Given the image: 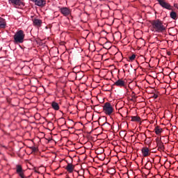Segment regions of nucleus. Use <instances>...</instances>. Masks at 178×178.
<instances>
[{
    "instance_id": "obj_1",
    "label": "nucleus",
    "mask_w": 178,
    "mask_h": 178,
    "mask_svg": "<svg viewBox=\"0 0 178 178\" xmlns=\"http://www.w3.org/2000/svg\"><path fill=\"white\" fill-rule=\"evenodd\" d=\"M152 31L154 33H165L166 26L163 25V22L159 19L153 20L151 22Z\"/></svg>"
},
{
    "instance_id": "obj_2",
    "label": "nucleus",
    "mask_w": 178,
    "mask_h": 178,
    "mask_svg": "<svg viewBox=\"0 0 178 178\" xmlns=\"http://www.w3.org/2000/svg\"><path fill=\"white\" fill-rule=\"evenodd\" d=\"M24 31L22 30H19L15 33L14 35V41L17 44H22L24 41V37H25Z\"/></svg>"
},
{
    "instance_id": "obj_3",
    "label": "nucleus",
    "mask_w": 178,
    "mask_h": 178,
    "mask_svg": "<svg viewBox=\"0 0 178 178\" xmlns=\"http://www.w3.org/2000/svg\"><path fill=\"white\" fill-rule=\"evenodd\" d=\"M103 111L106 115L111 116V113H113V107L109 102H106L103 106Z\"/></svg>"
},
{
    "instance_id": "obj_4",
    "label": "nucleus",
    "mask_w": 178,
    "mask_h": 178,
    "mask_svg": "<svg viewBox=\"0 0 178 178\" xmlns=\"http://www.w3.org/2000/svg\"><path fill=\"white\" fill-rule=\"evenodd\" d=\"M159 2L160 6L163 9H167V10H173V6L170 3L166 2V0H156Z\"/></svg>"
},
{
    "instance_id": "obj_5",
    "label": "nucleus",
    "mask_w": 178,
    "mask_h": 178,
    "mask_svg": "<svg viewBox=\"0 0 178 178\" xmlns=\"http://www.w3.org/2000/svg\"><path fill=\"white\" fill-rule=\"evenodd\" d=\"M16 172L21 178H27L26 177V176H24V170H23V168H22V165H16Z\"/></svg>"
},
{
    "instance_id": "obj_6",
    "label": "nucleus",
    "mask_w": 178,
    "mask_h": 178,
    "mask_svg": "<svg viewBox=\"0 0 178 178\" xmlns=\"http://www.w3.org/2000/svg\"><path fill=\"white\" fill-rule=\"evenodd\" d=\"M8 2L15 6H24V0H8Z\"/></svg>"
},
{
    "instance_id": "obj_7",
    "label": "nucleus",
    "mask_w": 178,
    "mask_h": 178,
    "mask_svg": "<svg viewBox=\"0 0 178 178\" xmlns=\"http://www.w3.org/2000/svg\"><path fill=\"white\" fill-rule=\"evenodd\" d=\"M60 12L63 16H69V15H70V9L67 7L60 8Z\"/></svg>"
},
{
    "instance_id": "obj_8",
    "label": "nucleus",
    "mask_w": 178,
    "mask_h": 178,
    "mask_svg": "<svg viewBox=\"0 0 178 178\" xmlns=\"http://www.w3.org/2000/svg\"><path fill=\"white\" fill-rule=\"evenodd\" d=\"M33 26H36V27H41V24H42V21L41 19L33 18L32 19Z\"/></svg>"
},
{
    "instance_id": "obj_9",
    "label": "nucleus",
    "mask_w": 178,
    "mask_h": 178,
    "mask_svg": "<svg viewBox=\"0 0 178 178\" xmlns=\"http://www.w3.org/2000/svg\"><path fill=\"white\" fill-rule=\"evenodd\" d=\"M114 86H117V87H124V86H126V82L120 79L115 82Z\"/></svg>"
},
{
    "instance_id": "obj_10",
    "label": "nucleus",
    "mask_w": 178,
    "mask_h": 178,
    "mask_svg": "<svg viewBox=\"0 0 178 178\" xmlns=\"http://www.w3.org/2000/svg\"><path fill=\"white\" fill-rule=\"evenodd\" d=\"M156 144L159 151H163L165 149V146L163 145V143L159 139H156Z\"/></svg>"
},
{
    "instance_id": "obj_11",
    "label": "nucleus",
    "mask_w": 178,
    "mask_h": 178,
    "mask_svg": "<svg viewBox=\"0 0 178 178\" xmlns=\"http://www.w3.org/2000/svg\"><path fill=\"white\" fill-rule=\"evenodd\" d=\"M47 3V1L45 0H36V2H35V5L37 6H45Z\"/></svg>"
},
{
    "instance_id": "obj_12",
    "label": "nucleus",
    "mask_w": 178,
    "mask_h": 178,
    "mask_svg": "<svg viewBox=\"0 0 178 178\" xmlns=\"http://www.w3.org/2000/svg\"><path fill=\"white\" fill-rule=\"evenodd\" d=\"M141 151L143 156L146 157L148 156V155H149V149H148V147H143Z\"/></svg>"
},
{
    "instance_id": "obj_13",
    "label": "nucleus",
    "mask_w": 178,
    "mask_h": 178,
    "mask_svg": "<svg viewBox=\"0 0 178 178\" xmlns=\"http://www.w3.org/2000/svg\"><path fill=\"white\" fill-rule=\"evenodd\" d=\"M65 169H66V170H67V172H69L70 173H72L73 172V170H74V165H73V164H72V163H68Z\"/></svg>"
},
{
    "instance_id": "obj_14",
    "label": "nucleus",
    "mask_w": 178,
    "mask_h": 178,
    "mask_svg": "<svg viewBox=\"0 0 178 178\" xmlns=\"http://www.w3.org/2000/svg\"><path fill=\"white\" fill-rule=\"evenodd\" d=\"M6 27V20L0 17V29H5Z\"/></svg>"
},
{
    "instance_id": "obj_15",
    "label": "nucleus",
    "mask_w": 178,
    "mask_h": 178,
    "mask_svg": "<svg viewBox=\"0 0 178 178\" xmlns=\"http://www.w3.org/2000/svg\"><path fill=\"white\" fill-rule=\"evenodd\" d=\"M170 17H171V19H172L173 20H177V13H176V12H175V11H172L170 13Z\"/></svg>"
},
{
    "instance_id": "obj_16",
    "label": "nucleus",
    "mask_w": 178,
    "mask_h": 178,
    "mask_svg": "<svg viewBox=\"0 0 178 178\" xmlns=\"http://www.w3.org/2000/svg\"><path fill=\"white\" fill-rule=\"evenodd\" d=\"M51 107L53 109H54V111H59V104L56 102H53L51 103Z\"/></svg>"
},
{
    "instance_id": "obj_17",
    "label": "nucleus",
    "mask_w": 178,
    "mask_h": 178,
    "mask_svg": "<svg viewBox=\"0 0 178 178\" xmlns=\"http://www.w3.org/2000/svg\"><path fill=\"white\" fill-rule=\"evenodd\" d=\"M131 122H141V118L139 116H131Z\"/></svg>"
},
{
    "instance_id": "obj_18",
    "label": "nucleus",
    "mask_w": 178,
    "mask_h": 178,
    "mask_svg": "<svg viewBox=\"0 0 178 178\" xmlns=\"http://www.w3.org/2000/svg\"><path fill=\"white\" fill-rule=\"evenodd\" d=\"M163 130L162 129V128L159 127H156L154 129V131L156 133V134L159 135L161 134V133L163 131Z\"/></svg>"
},
{
    "instance_id": "obj_19",
    "label": "nucleus",
    "mask_w": 178,
    "mask_h": 178,
    "mask_svg": "<svg viewBox=\"0 0 178 178\" xmlns=\"http://www.w3.org/2000/svg\"><path fill=\"white\" fill-rule=\"evenodd\" d=\"M136 59V54H133L132 56H129V60L133 62Z\"/></svg>"
},
{
    "instance_id": "obj_20",
    "label": "nucleus",
    "mask_w": 178,
    "mask_h": 178,
    "mask_svg": "<svg viewBox=\"0 0 178 178\" xmlns=\"http://www.w3.org/2000/svg\"><path fill=\"white\" fill-rule=\"evenodd\" d=\"M31 149H32V151L33 152H35V151H37V147H31Z\"/></svg>"
},
{
    "instance_id": "obj_21",
    "label": "nucleus",
    "mask_w": 178,
    "mask_h": 178,
    "mask_svg": "<svg viewBox=\"0 0 178 178\" xmlns=\"http://www.w3.org/2000/svg\"><path fill=\"white\" fill-rule=\"evenodd\" d=\"M153 98H154V99H156V98H158V95L154 94V95H153Z\"/></svg>"
},
{
    "instance_id": "obj_22",
    "label": "nucleus",
    "mask_w": 178,
    "mask_h": 178,
    "mask_svg": "<svg viewBox=\"0 0 178 178\" xmlns=\"http://www.w3.org/2000/svg\"><path fill=\"white\" fill-rule=\"evenodd\" d=\"M175 8H176L177 9H178V3H175L174 4Z\"/></svg>"
},
{
    "instance_id": "obj_23",
    "label": "nucleus",
    "mask_w": 178,
    "mask_h": 178,
    "mask_svg": "<svg viewBox=\"0 0 178 178\" xmlns=\"http://www.w3.org/2000/svg\"><path fill=\"white\" fill-rule=\"evenodd\" d=\"M32 2H34L35 3L37 0H31Z\"/></svg>"
},
{
    "instance_id": "obj_24",
    "label": "nucleus",
    "mask_w": 178,
    "mask_h": 178,
    "mask_svg": "<svg viewBox=\"0 0 178 178\" xmlns=\"http://www.w3.org/2000/svg\"><path fill=\"white\" fill-rule=\"evenodd\" d=\"M100 1H106V0H100Z\"/></svg>"
}]
</instances>
